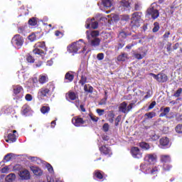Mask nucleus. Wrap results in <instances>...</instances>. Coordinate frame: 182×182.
<instances>
[{"instance_id":"53","label":"nucleus","mask_w":182,"mask_h":182,"mask_svg":"<svg viewBox=\"0 0 182 182\" xmlns=\"http://www.w3.org/2000/svg\"><path fill=\"white\" fill-rule=\"evenodd\" d=\"M107 100V98L105 97L104 99L100 100V102H99V105H100L101 106L103 105H106Z\"/></svg>"},{"instance_id":"25","label":"nucleus","mask_w":182,"mask_h":182,"mask_svg":"<svg viewBox=\"0 0 182 182\" xmlns=\"http://www.w3.org/2000/svg\"><path fill=\"white\" fill-rule=\"evenodd\" d=\"M126 59H127V54H126V53H122V55H120L117 57V60L119 62H124L126 60Z\"/></svg>"},{"instance_id":"45","label":"nucleus","mask_w":182,"mask_h":182,"mask_svg":"<svg viewBox=\"0 0 182 182\" xmlns=\"http://www.w3.org/2000/svg\"><path fill=\"white\" fill-rule=\"evenodd\" d=\"M91 26L92 29H97L98 26H99V23H97V21H93L91 23Z\"/></svg>"},{"instance_id":"31","label":"nucleus","mask_w":182,"mask_h":182,"mask_svg":"<svg viewBox=\"0 0 182 182\" xmlns=\"http://www.w3.org/2000/svg\"><path fill=\"white\" fill-rule=\"evenodd\" d=\"M89 35H91L92 38H97L99 36V31H93L91 33L89 31Z\"/></svg>"},{"instance_id":"55","label":"nucleus","mask_w":182,"mask_h":182,"mask_svg":"<svg viewBox=\"0 0 182 182\" xmlns=\"http://www.w3.org/2000/svg\"><path fill=\"white\" fill-rule=\"evenodd\" d=\"M156 106V101L152 102L150 105L148 107L149 110H151V109H153Z\"/></svg>"},{"instance_id":"26","label":"nucleus","mask_w":182,"mask_h":182,"mask_svg":"<svg viewBox=\"0 0 182 182\" xmlns=\"http://www.w3.org/2000/svg\"><path fill=\"white\" fill-rule=\"evenodd\" d=\"M84 90L85 92H87V93H93V87L89 85H85L84 86Z\"/></svg>"},{"instance_id":"51","label":"nucleus","mask_w":182,"mask_h":182,"mask_svg":"<svg viewBox=\"0 0 182 182\" xmlns=\"http://www.w3.org/2000/svg\"><path fill=\"white\" fill-rule=\"evenodd\" d=\"M1 173H8L9 171V168L8 166L4 167L1 170Z\"/></svg>"},{"instance_id":"10","label":"nucleus","mask_w":182,"mask_h":182,"mask_svg":"<svg viewBox=\"0 0 182 182\" xmlns=\"http://www.w3.org/2000/svg\"><path fill=\"white\" fill-rule=\"evenodd\" d=\"M131 153L134 159H141V157H143V153L138 147H132L131 149Z\"/></svg>"},{"instance_id":"46","label":"nucleus","mask_w":182,"mask_h":182,"mask_svg":"<svg viewBox=\"0 0 182 182\" xmlns=\"http://www.w3.org/2000/svg\"><path fill=\"white\" fill-rule=\"evenodd\" d=\"M102 130L105 132H109V124L108 123H105L103 127H102Z\"/></svg>"},{"instance_id":"27","label":"nucleus","mask_w":182,"mask_h":182,"mask_svg":"<svg viewBox=\"0 0 182 182\" xmlns=\"http://www.w3.org/2000/svg\"><path fill=\"white\" fill-rule=\"evenodd\" d=\"M50 110V107L47 106H43L41 108V112L43 113V114H46V113H49V111Z\"/></svg>"},{"instance_id":"36","label":"nucleus","mask_w":182,"mask_h":182,"mask_svg":"<svg viewBox=\"0 0 182 182\" xmlns=\"http://www.w3.org/2000/svg\"><path fill=\"white\" fill-rule=\"evenodd\" d=\"M26 60H27V62H28L29 63H35V58H33V56L31 55V54H28V55H27Z\"/></svg>"},{"instance_id":"50","label":"nucleus","mask_w":182,"mask_h":182,"mask_svg":"<svg viewBox=\"0 0 182 182\" xmlns=\"http://www.w3.org/2000/svg\"><path fill=\"white\" fill-rule=\"evenodd\" d=\"M140 9H141V6L139 3L135 4L134 10L140 11Z\"/></svg>"},{"instance_id":"3","label":"nucleus","mask_w":182,"mask_h":182,"mask_svg":"<svg viewBox=\"0 0 182 182\" xmlns=\"http://www.w3.org/2000/svg\"><path fill=\"white\" fill-rule=\"evenodd\" d=\"M72 123L76 127H81L86 124V120L83 119L80 116H75L72 119Z\"/></svg>"},{"instance_id":"40","label":"nucleus","mask_w":182,"mask_h":182,"mask_svg":"<svg viewBox=\"0 0 182 182\" xmlns=\"http://www.w3.org/2000/svg\"><path fill=\"white\" fill-rule=\"evenodd\" d=\"M145 116H146L148 119H153V117L156 116V112H151L145 114Z\"/></svg>"},{"instance_id":"58","label":"nucleus","mask_w":182,"mask_h":182,"mask_svg":"<svg viewBox=\"0 0 182 182\" xmlns=\"http://www.w3.org/2000/svg\"><path fill=\"white\" fill-rule=\"evenodd\" d=\"M126 36H127V35L124 33V31H122L121 33H119V38H126Z\"/></svg>"},{"instance_id":"41","label":"nucleus","mask_w":182,"mask_h":182,"mask_svg":"<svg viewBox=\"0 0 182 182\" xmlns=\"http://www.w3.org/2000/svg\"><path fill=\"white\" fill-rule=\"evenodd\" d=\"M86 80H87L86 77L85 75H82L81 79L79 81V83H80V85H82V86H83V85H85V83H86Z\"/></svg>"},{"instance_id":"33","label":"nucleus","mask_w":182,"mask_h":182,"mask_svg":"<svg viewBox=\"0 0 182 182\" xmlns=\"http://www.w3.org/2000/svg\"><path fill=\"white\" fill-rule=\"evenodd\" d=\"M154 28H153V32L156 33V32H159V29H160V24L158 22H155L154 23Z\"/></svg>"},{"instance_id":"30","label":"nucleus","mask_w":182,"mask_h":182,"mask_svg":"<svg viewBox=\"0 0 182 182\" xmlns=\"http://www.w3.org/2000/svg\"><path fill=\"white\" fill-rule=\"evenodd\" d=\"M38 82L41 83V85H43V83L48 82V78H46V76L45 75H40Z\"/></svg>"},{"instance_id":"18","label":"nucleus","mask_w":182,"mask_h":182,"mask_svg":"<svg viewBox=\"0 0 182 182\" xmlns=\"http://www.w3.org/2000/svg\"><path fill=\"white\" fill-rule=\"evenodd\" d=\"M30 168L36 176H42V170L38 167L31 166Z\"/></svg>"},{"instance_id":"16","label":"nucleus","mask_w":182,"mask_h":182,"mask_svg":"<svg viewBox=\"0 0 182 182\" xmlns=\"http://www.w3.org/2000/svg\"><path fill=\"white\" fill-rule=\"evenodd\" d=\"M157 171H159V169L157 168L156 166H155L152 168L150 167H147L145 170V173L146 174H156L157 173Z\"/></svg>"},{"instance_id":"32","label":"nucleus","mask_w":182,"mask_h":182,"mask_svg":"<svg viewBox=\"0 0 182 182\" xmlns=\"http://www.w3.org/2000/svg\"><path fill=\"white\" fill-rule=\"evenodd\" d=\"M29 25L31 26H35L38 23V21L35 18H30L28 21Z\"/></svg>"},{"instance_id":"43","label":"nucleus","mask_w":182,"mask_h":182,"mask_svg":"<svg viewBox=\"0 0 182 182\" xmlns=\"http://www.w3.org/2000/svg\"><path fill=\"white\" fill-rule=\"evenodd\" d=\"M28 40L31 41V42L36 41V36L35 33H32L31 35L28 36Z\"/></svg>"},{"instance_id":"52","label":"nucleus","mask_w":182,"mask_h":182,"mask_svg":"<svg viewBox=\"0 0 182 182\" xmlns=\"http://www.w3.org/2000/svg\"><path fill=\"white\" fill-rule=\"evenodd\" d=\"M46 167H47L49 173H53V167H52L50 164H47Z\"/></svg>"},{"instance_id":"37","label":"nucleus","mask_w":182,"mask_h":182,"mask_svg":"<svg viewBox=\"0 0 182 182\" xmlns=\"http://www.w3.org/2000/svg\"><path fill=\"white\" fill-rule=\"evenodd\" d=\"M140 146L142 149H145V150H149V149H150V146L149 145V144L146 143V142H142L140 144Z\"/></svg>"},{"instance_id":"28","label":"nucleus","mask_w":182,"mask_h":182,"mask_svg":"<svg viewBox=\"0 0 182 182\" xmlns=\"http://www.w3.org/2000/svg\"><path fill=\"white\" fill-rule=\"evenodd\" d=\"M168 138H161L160 139V144L161 146H167L168 144Z\"/></svg>"},{"instance_id":"22","label":"nucleus","mask_w":182,"mask_h":182,"mask_svg":"<svg viewBox=\"0 0 182 182\" xmlns=\"http://www.w3.org/2000/svg\"><path fill=\"white\" fill-rule=\"evenodd\" d=\"M94 176L97 178L98 180H103V173L99 170H97L94 172Z\"/></svg>"},{"instance_id":"57","label":"nucleus","mask_w":182,"mask_h":182,"mask_svg":"<svg viewBox=\"0 0 182 182\" xmlns=\"http://www.w3.org/2000/svg\"><path fill=\"white\" fill-rule=\"evenodd\" d=\"M121 19L122 21H128L129 19H130V17H129L128 15L122 16Z\"/></svg>"},{"instance_id":"21","label":"nucleus","mask_w":182,"mask_h":182,"mask_svg":"<svg viewBox=\"0 0 182 182\" xmlns=\"http://www.w3.org/2000/svg\"><path fill=\"white\" fill-rule=\"evenodd\" d=\"M7 143H9V141H11V143H14V141H16V135L14 134H9L8 135V139L6 140Z\"/></svg>"},{"instance_id":"20","label":"nucleus","mask_w":182,"mask_h":182,"mask_svg":"<svg viewBox=\"0 0 182 182\" xmlns=\"http://www.w3.org/2000/svg\"><path fill=\"white\" fill-rule=\"evenodd\" d=\"M16 178V176L15 173H10L9 174L6 178H5V182H12Z\"/></svg>"},{"instance_id":"59","label":"nucleus","mask_w":182,"mask_h":182,"mask_svg":"<svg viewBox=\"0 0 182 182\" xmlns=\"http://www.w3.org/2000/svg\"><path fill=\"white\" fill-rule=\"evenodd\" d=\"M55 36H63V33H62L59 31H55Z\"/></svg>"},{"instance_id":"6","label":"nucleus","mask_w":182,"mask_h":182,"mask_svg":"<svg viewBox=\"0 0 182 182\" xmlns=\"http://www.w3.org/2000/svg\"><path fill=\"white\" fill-rule=\"evenodd\" d=\"M34 48H36L34 50H33V53L34 55H40L42 56L44 53L43 50L38 48H45V43H37L35 46Z\"/></svg>"},{"instance_id":"39","label":"nucleus","mask_w":182,"mask_h":182,"mask_svg":"<svg viewBox=\"0 0 182 182\" xmlns=\"http://www.w3.org/2000/svg\"><path fill=\"white\" fill-rule=\"evenodd\" d=\"M175 130H176V133H182V124H178L176 127Z\"/></svg>"},{"instance_id":"49","label":"nucleus","mask_w":182,"mask_h":182,"mask_svg":"<svg viewBox=\"0 0 182 182\" xmlns=\"http://www.w3.org/2000/svg\"><path fill=\"white\" fill-rule=\"evenodd\" d=\"M25 99H26V100H27V102H31V101H32L33 97L31 94H27V95H26Z\"/></svg>"},{"instance_id":"9","label":"nucleus","mask_w":182,"mask_h":182,"mask_svg":"<svg viewBox=\"0 0 182 182\" xmlns=\"http://www.w3.org/2000/svg\"><path fill=\"white\" fill-rule=\"evenodd\" d=\"M141 21V13L135 12L132 14V23L136 26H140V21Z\"/></svg>"},{"instance_id":"48","label":"nucleus","mask_w":182,"mask_h":182,"mask_svg":"<svg viewBox=\"0 0 182 182\" xmlns=\"http://www.w3.org/2000/svg\"><path fill=\"white\" fill-rule=\"evenodd\" d=\"M97 58L98 59V60H103V59L105 58V54L103 53H98L97 55Z\"/></svg>"},{"instance_id":"60","label":"nucleus","mask_w":182,"mask_h":182,"mask_svg":"<svg viewBox=\"0 0 182 182\" xmlns=\"http://www.w3.org/2000/svg\"><path fill=\"white\" fill-rule=\"evenodd\" d=\"M170 112V107H167L164 109V113L166 114V115L168 114Z\"/></svg>"},{"instance_id":"29","label":"nucleus","mask_w":182,"mask_h":182,"mask_svg":"<svg viewBox=\"0 0 182 182\" xmlns=\"http://www.w3.org/2000/svg\"><path fill=\"white\" fill-rule=\"evenodd\" d=\"M121 6H124V8H130V2L129 0H122L121 1Z\"/></svg>"},{"instance_id":"17","label":"nucleus","mask_w":182,"mask_h":182,"mask_svg":"<svg viewBox=\"0 0 182 182\" xmlns=\"http://www.w3.org/2000/svg\"><path fill=\"white\" fill-rule=\"evenodd\" d=\"M161 163L166 164V163H170L171 161V158L170 155H161L160 156Z\"/></svg>"},{"instance_id":"8","label":"nucleus","mask_w":182,"mask_h":182,"mask_svg":"<svg viewBox=\"0 0 182 182\" xmlns=\"http://www.w3.org/2000/svg\"><path fill=\"white\" fill-rule=\"evenodd\" d=\"M50 90L48 88L43 87L39 90L38 93V99L40 100H43V97H46L48 95H49V92Z\"/></svg>"},{"instance_id":"42","label":"nucleus","mask_w":182,"mask_h":182,"mask_svg":"<svg viewBox=\"0 0 182 182\" xmlns=\"http://www.w3.org/2000/svg\"><path fill=\"white\" fill-rule=\"evenodd\" d=\"M121 120H122V115H118L115 119V122H114L115 126H119V123H120Z\"/></svg>"},{"instance_id":"14","label":"nucleus","mask_w":182,"mask_h":182,"mask_svg":"<svg viewBox=\"0 0 182 182\" xmlns=\"http://www.w3.org/2000/svg\"><path fill=\"white\" fill-rule=\"evenodd\" d=\"M100 151L101 153H103V154L112 156V149L107 146L100 147Z\"/></svg>"},{"instance_id":"5","label":"nucleus","mask_w":182,"mask_h":182,"mask_svg":"<svg viewBox=\"0 0 182 182\" xmlns=\"http://www.w3.org/2000/svg\"><path fill=\"white\" fill-rule=\"evenodd\" d=\"M11 43L14 46H17V48H19L23 45V38L21 35H16L13 37L11 39Z\"/></svg>"},{"instance_id":"23","label":"nucleus","mask_w":182,"mask_h":182,"mask_svg":"<svg viewBox=\"0 0 182 182\" xmlns=\"http://www.w3.org/2000/svg\"><path fill=\"white\" fill-rule=\"evenodd\" d=\"M107 117L108 122H109V123H113L114 122V113H113V111H110L108 113Z\"/></svg>"},{"instance_id":"13","label":"nucleus","mask_w":182,"mask_h":182,"mask_svg":"<svg viewBox=\"0 0 182 182\" xmlns=\"http://www.w3.org/2000/svg\"><path fill=\"white\" fill-rule=\"evenodd\" d=\"M19 176L23 180H29V178H31V174L29 173V171L26 169L21 171Z\"/></svg>"},{"instance_id":"2","label":"nucleus","mask_w":182,"mask_h":182,"mask_svg":"<svg viewBox=\"0 0 182 182\" xmlns=\"http://www.w3.org/2000/svg\"><path fill=\"white\" fill-rule=\"evenodd\" d=\"M134 107V103H130L128 106L126 102H123L119 105V112H121L122 113H124V114H127Z\"/></svg>"},{"instance_id":"7","label":"nucleus","mask_w":182,"mask_h":182,"mask_svg":"<svg viewBox=\"0 0 182 182\" xmlns=\"http://www.w3.org/2000/svg\"><path fill=\"white\" fill-rule=\"evenodd\" d=\"M87 39L90 42L91 46H99L100 45V40L99 38H91L89 35V31H86Z\"/></svg>"},{"instance_id":"4","label":"nucleus","mask_w":182,"mask_h":182,"mask_svg":"<svg viewBox=\"0 0 182 182\" xmlns=\"http://www.w3.org/2000/svg\"><path fill=\"white\" fill-rule=\"evenodd\" d=\"M150 75L154 77V79H156L157 82H159V83H164L168 80V77H167V75L164 73H160L158 75L151 73Z\"/></svg>"},{"instance_id":"34","label":"nucleus","mask_w":182,"mask_h":182,"mask_svg":"<svg viewBox=\"0 0 182 182\" xmlns=\"http://www.w3.org/2000/svg\"><path fill=\"white\" fill-rule=\"evenodd\" d=\"M30 110L29 106L28 105H23L22 107V113L23 114H26Z\"/></svg>"},{"instance_id":"24","label":"nucleus","mask_w":182,"mask_h":182,"mask_svg":"<svg viewBox=\"0 0 182 182\" xmlns=\"http://www.w3.org/2000/svg\"><path fill=\"white\" fill-rule=\"evenodd\" d=\"M102 2L105 8H110L112 6V1L110 0H102Z\"/></svg>"},{"instance_id":"11","label":"nucleus","mask_w":182,"mask_h":182,"mask_svg":"<svg viewBox=\"0 0 182 182\" xmlns=\"http://www.w3.org/2000/svg\"><path fill=\"white\" fill-rule=\"evenodd\" d=\"M146 14L148 15H151L152 19H157L158 16H160V12H159V10L151 7L147 9Z\"/></svg>"},{"instance_id":"54","label":"nucleus","mask_w":182,"mask_h":182,"mask_svg":"<svg viewBox=\"0 0 182 182\" xmlns=\"http://www.w3.org/2000/svg\"><path fill=\"white\" fill-rule=\"evenodd\" d=\"M97 113L99 114V116H103V113H105V109H97Z\"/></svg>"},{"instance_id":"44","label":"nucleus","mask_w":182,"mask_h":182,"mask_svg":"<svg viewBox=\"0 0 182 182\" xmlns=\"http://www.w3.org/2000/svg\"><path fill=\"white\" fill-rule=\"evenodd\" d=\"M11 159H12V154H8L4 156V160L5 161H10Z\"/></svg>"},{"instance_id":"15","label":"nucleus","mask_w":182,"mask_h":182,"mask_svg":"<svg viewBox=\"0 0 182 182\" xmlns=\"http://www.w3.org/2000/svg\"><path fill=\"white\" fill-rule=\"evenodd\" d=\"M66 96H68L70 100H76L77 99H79L77 94L73 91L68 92V93L66 94Z\"/></svg>"},{"instance_id":"47","label":"nucleus","mask_w":182,"mask_h":182,"mask_svg":"<svg viewBox=\"0 0 182 182\" xmlns=\"http://www.w3.org/2000/svg\"><path fill=\"white\" fill-rule=\"evenodd\" d=\"M163 168L164 170H165V171H168V170L171 168V166L167 164H164L163 166Z\"/></svg>"},{"instance_id":"64","label":"nucleus","mask_w":182,"mask_h":182,"mask_svg":"<svg viewBox=\"0 0 182 182\" xmlns=\"http://www.w3.org/2000/svg\"><path fill=\"white\" fill-rule=\"evenodd\" d=\"M149 97H151V94H150V91L147 92L146 95L144 96V99H149Z\"/></svg>"},{"instance_id":"38","label":"nucleus","mask_w":182,"mask_h":182,"mask_svg":"<svg viewBox=\"0 0 182 182\" xmlns=\"http://www.w3.org/2000/svg\"><path fill=\"white\" fill-rule=\"evenodd\" d=\"M182 92V89L181 88H178L176 92L173 94L174 97H180L181 95Z\"/></svg>"},{"instance_id":"63","label":"nucleus","mask_w":182,"mask_h":182,"mask_svg":"<svg viewBox=\"0 0 182 182\" xmlns=\"http://www.w3.org/2000/svg\"><path fill=\"white\" fill-rule=\"evenodd\" d=\"M164 39H167L168 36H170V32L168 31L167 33H165V34L163 36Z\"/></svg>"},{"instance_id":"62","label":"nucleus","mask_w":182,"mask_h":182,"mask_svg":"<svg viewBox=\"0 0 182 182\" xmlns=\"http://www.w3.org/2000/svg\"><path fill=\"white\" fill-rule=\"evenodd\" d=\"M166 49L168 52H170V50H171V43H168Z\"/></svg>"},{"instance_id":"12","label":"nucleus","mask_w":182,"mask_h":182,"mask_svg":"<svg viewBox=\"0 0 182 182\" xmlns=\"http://www.w3.org/2000/svg\"><path fill=\"white\" fill-rule=\"evenodd\" d=\"M144 159L146 161H148V163H154V161L157 160V155H156V154H148L145 156Z\"/></svg>"},{"instance_id":"61","label":"nucleus","mask_w":182,"mask_h":182,"mask_svg":"<svg viewBox=\"0 0 182 182\" xmlns=\"http://www.w3.org/2000/svg\"><path fill=\"white\" fill-rule=\"evenodd\" d=\"M134 57L136 58V59H141L143 58V55L139 53H134Z\"/></svg>"},{"instance_id":"35","label":"nucleus","mask_w":182,"mask_h":182,"mask_svg":"<svg viewBox=\"0 0 182 182\" xmlns=\"http://www.w3.org/2000/svg\"><path fill=\"white\" fill-rule=\"evenodd\" d=\"M73 78H74L73 75H72V74H70V73H67L65 74V79H66L67 80H69V82H72V80H73Z\"/></svg>"},{"instance_id":"1","label":"nucleus","mask_w":182,"mask_h":182,"mask_svg":"<svg viewBox=\"0 0 182 182\" xmlns=\"http://www.w3.org/2000/svg\"><path fill=\"white\" fill-rule=\"evenodd\" d=\"M83 45H85V43H83V40L80 39L69 46L68 51L70 52V53H77V50L82 49Z\"/></svg>"},{"instance_id":"19","label":"nucleus","mask_w":182,"mask_h":182,"mask_svg":"<svg viewBox=\"0 0 182 182\" xmlns=\"http://www.w3.org/2000/svg\"><path fill=\"white\" fill-rule=\"evenodd\" d=\"M13 89L14 95H19L23 90V88L21 85H14L13 86Z\"/></svg>"},{"instance_id":"56","label":"nucleus","mask_w":182,"mask_h":182,"mask_svg":"<svg viewBox=\"0 0 182 182\" xmlns=\"http://www.w3.org/2000/svg\"><path fill=\"white\" fill-rule=\"evenodd\" d=\"M90 117L92 122H97L99 120V118L97 117H95L93 115H90Z\"/></svg>"}]
</instances>
